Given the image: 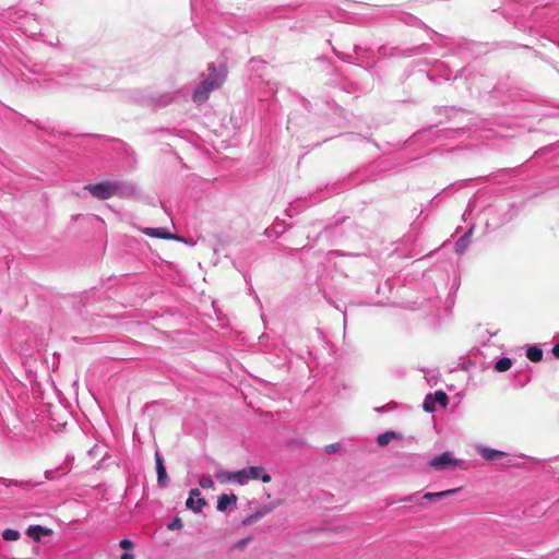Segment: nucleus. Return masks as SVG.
Returning <instances> with one entry per match:
<instances>
[{"instance_id":"1","label":"nucleus","mask_w":559,"mask_h":559,"mask_svg":"<svg viewBox=\"0 0 559 559\" xmlns=\"http://www.w3.org/2000/svg\"><path fill=\"white\" fill-rule=\"evenodd\" d=\"M92 197L98 200H107L111 197L130 198L135 194L134 185L119 180H107L98 183H90L84 187Z\"/></svg>"},{"instance_id":"2","label":"nucleus","mask_w":559,"mask_h":559,"mask_svg":"<svg viewBox=\"0 0 559 559\" xmlns=\"http://www.w3.org/2000/svg\"><path fill=\"white\" fill-rule=\"evenodd\" d=\"M209 78L203 80L199 87L194 91L193 102L201 105L207 100L212 91L219 88L226 78L225 73H218L214 66L209 68Z\"/></svg>"},{"instance_id":"3","label":"nucleus","mask_w":559,"mask_h":559,"mask_svg":"<svg viewBox=\"0 0 559 559\" xmlns=\"http://www.w3.org/2000/svg\"><path fill=\"white\" fill-rule=\"evenodd\" d=\"M226 479L240 485L247 484L250 479H261L263 483L271 481V475L261 466H250L237 472L226 473Z\"/></svg>"},{"instance_id":"4","label":"nucleus","mask_w":559,"mask_h":559,"mask_svg":"<svg viewBox=\"0 0 559 559\" xmlns=\"http://www.w3.org/2000/svg\"><path fill=\"white\" fill-rule=\"evenodd\" d=\"M464 461L455 459L449 451L432 457L428 462V466L435 471L455 469L456 467H462Z\"/></svg>"},{"instance_id":"5","label":"nucleus","mask_w":559,"mask_h":559,"mask_svg":"<svg viewBox=\"0 0 559 559\" xmlns=\"http://www.w3.org/2000/svg\"><path fill=\"white\" fill-rule=\"evenodd\" d=\"M449 403L448 395L439 390L436 391L435 394H428L425 397L423 407L427 413H435L437 411L436 404H439L441 408H445Z\"/></svg>"},{"instance_id":"6","label":"nucleus","mask_w":559,"mask_h":559,"mask_svg":"<svg viewBox=\"0 0 559 559\" xmlns=\"http://www.w3.org/2000/svg\"><path fill=\"white\" fill-rule=\"evenodd\" d=\"M201 492L198 488H193L189 492V498L186 501V507L192 510L194 513L202 511V508L206 504L204 498H201Z\"/></svg>"},{"instance_id":"7","label":"nucleus","mask_w":559,"mask_h":559,"mask_svg":"<svg viewBox=\"0 0 559 559\" xmlns=\"http://www.w3.org/2000/svg\"><path fill=\"white\" fill-rule=\"evenodd\" d=\"M155 463H156V472H157V485L160 488H165L168 485V475L166 467L164 465V459L159 451L155 452Z\"/></svg>"},{"instance_id":"8","label":"nucleus","mask_w":559,"mask_h":559,"mask_svg":"<svg viewBox=\"0 0 559 559\" xmlns=\"http://www.w3.org/2000/svg\"><path fill=\"white\" fill-rule=\"evenodd\" d=\"M27 535L34 540L39 542L43 536H48L52 533L50 528L43 527L40 525H31L26 531Z\"/></svg>"},{"instance_id":"9","label":"nucleus","mask_w":559,"mask_h":559,"mask_svg":"<svg viewBox=\"0 0 559 559\" xmlns=\"http://www.w3.org/2000/svg\"><path fill=\"white\" fill-rule=\"evenodd\" d=\"M237 497L235 495H226L223 493L217 499V510L221 512H225L230 504H236Z\"/></svg>"},{"instance_id":"10","label":"nucleus","mask_w":559,"mask_h":559,"mask_svg":"<svg viewBox=\"0 0 559 559\" xmlns=\"http://www.w3.org/2000/svg\"><path fill=\"white\" fill-rule=\"evenodd\" d=\"M0 483L3 484L7 487H9L11 485H14V486L20 487L22 489H29V488L39 486L41 484V481L33 483L31 480L13 481L12 479H8V478H0Z\"/></svg>"},{"instance_id":"11","label":"nucleus","mask_w":559,"mask_h":559,"mask_svg":"<svg viewBox=\"0 0 559 559\" xmlns=\"http://www.w3.org/2000/svg\"><path fill=\"white\" fill-rule=\"evenodd\" d=\"M472 230V228L468 229L462 237L457 239L454 246L456 253H463L466 250L471 242Z\"/></svg>"},{"instance_id":"12","label":"nucleus","mask_w":559,"mask_h":559,"mask_svg":"<svg viewBox=\"0 0 559 559\" xmlns=\"http://www.w3.org/2000/svg\"><path fill=\"white\" fill-rule=\"evenodd\" d=\"M393 439H402V436L396 433L395 431H386L384 433H381L377 437V443L380 447H385L390 443Z\"/></svg>"},{"instance_id":"13","label":"nucleus","mask_w":559,"mask_h":559,"mask_svg":"<svg viewBox=\"0 0 559 559\" xmlns=\"http://www.w3.org/2000/svg\"><path fill=\"white\" fill-rule=\"evenodd\" d=\"M459 488L455 489H448L440 492H427L424 495V499L430 500V501H437L443 497H448L453 495L454 492L459 491Z\"/></svg>"},{"instance_id":"14","label":"nucleus","mask_w":559,"mask_h":559,"mask_svg":"<svg viewBox=\"0 0 559 559\" xmlns=\"http://www.w3.org/2000/svg\"><path fill=\"white\" fill-rule=\"evenodd\" d=\"M145 234L147 236L155 237V238L176 239L175 236H173L169 233H166L163 228H146Z\"/></svg>"},{"instance_id":"15","label":"nucleus","mask_w":559,"mask_h":559,"mask_svg":"<svg viewBox=\"0 0 559 559\" xmlns=\"http://www.w3.org/2000/svg\"><path fill=\"white\" fill-rule=\"evenodd\" d=\"M287 229V225L285 223V221H276L271 228H267L266 229V235L267 236H271V235H276V236H280L282 234H284Z\"/></svg>"},{"instance_id":"16","label":"nucleus","mask_w":559,"mask_h":559,"mask_svg":"<svg viewBox=\"0 0 559 559\" xmlns=\"http://www.w3.org/2000/svg\"><path fill=\"white\" fill-rule=\"evenodd\" d=\"M479 453L487 461H493L504 455L503 452L490 448H481Z\"/></svg>"},{"instance_id":"17","label":"nucleus","mask_w":559,"mask_h":559,"mask_svg":"<svg viewBox=\"0 0 559 559\" xmlns=\"http://www.w3.org/2000/svg\"><path fill=\"white\" fill-rule=\"evenodd\" d=\"M526 357L533 362H538L543 359V350L536 345L531 346L526 350Z\"/></svg>"},{"instance_id":"18","label":"nucleus","mask_w":559,"mask_h":559,"mask_svg":"<svg viewBox=\"0 0 559 559\" xmlns=\"http://www.w3.org/2000/svg\"><path fill=\"white\" fill-rule=\"evenodd\" d=\"M512 366V359L509 357H502L495 364V369L498 372H504L509 370Z\"/></svg>"},{"instance_id":"19","label":"nucleus","mask_w":559,"mask_h":559,"mask_svg":"<svg viewBox=\"0 0 559 559\" xmlns=\"http://www.w3.org/2000/svg\"><path fill=\"white\" fill-rule=\"evenodd\" d=\"M20 532L13 528H5L2 532V538L8 542H14L20 538Z\"/></svg>"},{"instance_id":"20","label":"nucleus","mask_w":559,"mask_h":559,"mask_svg":"<svg viewBox=\"0 0 559 559\" xmlns=\"http://www.w3.org/2000/svg\"><path fill=\"white\" fill-rule=\"evenodd\" d=\"M199 484L203 489H209L214 486V481L210 476L203 475L199 479Z\"/></svg>"},{"instance_id":"21","label":"nucleus","mask_w":559,"mask_h":559,"mask_svg":"<svg viewBox=\"0 0 559 559\" xmlns=\"http://www.w3.org/2000/svg\"><path fill=\"white\" fill-rule=\"evenodd\" d=\"M182 526L183 523L179 516L174 518V520L167 524V528L170 531L181 530Z\"/></svg>"},{"instance_id":"22","label":"nucleus","mask_w":559,"mask_h":559,"mask_svg":"<svg viewBox=\"0 0 559 559\" xmlns=\"http://www.w3.org/2000/svg\"><path fill=\"white\" fill-rule=\"evenodd\" d=\"M341 448V444L340 443H332V444H329L325 447V452L328 454H332V453H335L340 450Z\"/></svg>"},{"instance_id":"23","label":"nucleus","mask_w":559,"mask_h":559,"mask_svg":"<svg viewBox=\"0 0 559 559\" xmlns=\"http://www.w3.org/2000/svg\"><path fill=\"white\" fill-rule=\"evenodd\" d=\"M119 546L122 549L129 550V549H131L133 547V543L130 539H128V538H123V539L120 540Z\"/></svg>"},{"instance_id":"24","label":"nucleus","mask_w":559,"mask_h":559,"mask_svg":"<svg viewBox=\"0 0 559 559\" xmlns=\"http://www.w3.org/2000/svg\"><path fill=\"white\" fill-rule=\"evenodd\" d=\"M272 510H273L272 507H263L262 509L255 511V513H257V516H259V519H261L262 516L270 513Z\"/></svg>"},{"instance_id":"25","label":"nucleus","mask_w":559,"mask_h":559,"mask_svg":"<svg viewBox=\"0 0 559 559\" xmlns=\"http://www.w3.org/2000/svg\"><path fill=\"white\" fill-rule=\"evenodd\" d=\"M258 520H259V516H257V513L254 512V513L250 514L249 516H247V518L243 520V522H242V523H243L245 525H249V524L254 523V522H255V521H258Z\"/></svg>"},{"instance_id":"26","label":"nucleus","mask_w":559,"mask_h":559,"mask_svg":"<svg viewBox=\"0 0 559 559\" xmlns=\"http://www.w3.org/2000/svg\"><path fill=\"white\" fill-rule=\"evenodd\" d=\"M53 473H55V471H52V469L46 471L45 472V478L48 479V480L53 479Z\"/></svg>"},{"instance_id":"27","label":"nucleus","mask_w":559,"mask_h":559,"mask_svg":"<svg viewBox=\"0 0 559 559\" xmlns=\"http://www.w3.org/2000/svg\"><path fill=\"white\" fill-rule=\"evenodd\" d=\"M415 499V495H411V496H407V497H404L402 498L400 501H404V502H413Z\"/></svg>"},{"instance_id":"28","label":"nucleus","mask_w":559,"mask_h":559,"mask_svg":"<svg viewBox=\"0 0 559 559\" xmlns=\"http://www.w3.org/2000/svg\"><path fill=\"white\" fill-rule=\"evenodd\" d=\"M120 559H134V556L130 552H124L121 555Z\"/></svg>"},{"instance_id":"29","label":"nucleus","mask_w":559,"mask_h":559,"mask_svg":"<svg viewBox=\"0 0 559 559\" xmlns=\"http://www.w3.org/2000/svg\"><path fill=\"white\" fill-rule=\"evenodd\" d=\"M552 354L559 358V344H556L552 348Z\"/></svg>"},{"instance_id":"30","label":"nucleus","mask_w":559,"mask_h":559,"mask_svg":"<svg viewBox=\"0 0 559 559\" xmlns=\"http://www.w3.org/2000/svg\"><path fill=\"white\" fill-rule=\"evenodd\" d=\"M248 540H249L248 538H246V539H241V540H239V542L237 543V546H238V547H245V546L247 545Z\"/></svg>"},{"instance_id":"31","label":"nucleus","mask_w":559,"mask_h":559,"mask_svg":"<svg viewBox=\"0 0 559 559\" xmlns=\"http://www.w3.org/2000/svg\"><path fill=\"white\" fill-rule=\"evenodd\" d=\"M384 407H376L374 411L376 412H383Z\"/></svg>"}]
</instances>
